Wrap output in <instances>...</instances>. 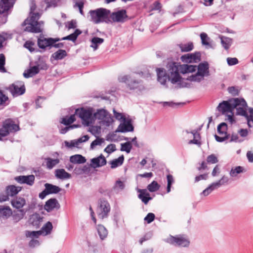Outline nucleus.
Wrapping results in <instances>:
<instances>
[{
  "label": "nucleus",
  "instance_id": "f257e3e1",
  "mask_svg": "<svg viewBox=\"0 0 253 253\" xmlns=\"http://www.w3.org/2000/svg\"><path fill=\"white\" fill-rule=\"evenodd\" d=\"M169 79L171 84H176L178 88L188 87L190 84L187 81L200 83L205 77L210 75L207 62L201 63L198 66L172 62L169 65Z\"/></svg>",
  "mask_w": 253,
  "mask_h": 253
},
{
  "label": "nucleus",
  "instance_id": "f03ea898",
  "mask_svg": "<svg viewBox=\"0 0 253 253\" xmlns=\"http://www.w3.org/2000/svg\"><path fill=\"white\" fill-rule=\"evenodd\" d=\"M36 8V3L32 1L30 5V17L26 19L22 24V26L25 27L24 30L25 31L35 33L42 31L41 24L38 21L41 15L38 12H34Z\"/></svg>",
  "mask_w": 253,
  "mask_h": 253
},
{
  "label": "nucleus",
  "instance_id": "7ed1b4c3",
  "mask_svg": "<svg viewBox=\"0 0 253 253\" xmlns=\"http://www.w3.org/2000/svg\"><path fill=\"white\" fill-rule=\"evenodd\" d=\"M110 10L104 8H99L89 11L90 20L95 24L103 22L110 23Z\"/></svg>",
  "mask_w": 253,
  "mask_h": 253
},
{
  "label": "nucleus",
  "instance_id": "20e7f679",
  "mask_svg": "<svg viewBox=\"0 0 253 253\" xmlns=\"http://www.w3.org/2000/svg\"><path fill=\"white\" fill-rule=\"evenodd\" d=\"M118 80L120 82L126 83L127 87L130 90L138 89L141 91L144 89L141 81L135 80L133 76L124 75L120 76Z\"/></svg>",
  "mask_w": 253,
  "mask_h": 253
},
{
  "label": "nucleus",
  "instance_id": "39448f33",
  "mask_svg": "<svg viewBox=\"0 0 253 253\" xmlns=\"http://www.w3.org/2000/svg\"><path fill=\"white\" fill-rule=\"evenodd\" d=\"M19 126L11 119H6L2 123V127L0 128V136L4 137L10 133H14L19 130Z\"/></svg>",
  "mask_w": 253,
  "mask_h": 253
},
{
  "label": "nucleus",
  "instance_id": "423d86ee",
  "mask_svg": "<svg viewBox=\"0 0 253 253\" xmlns=\"http://www.w3.org/2000/svg\"><path fill=\"white\" fill-rule=\"evenodd\" d=\"M75 114L82 119L83 124L86 126H89L92 122V113L89 109L83 108L77 109L75 111Z\"/></svg>",
  "mask_w": 253,
  "mask_h": 253
},
{
  "label": "nucleus",
  "instance_id": "0eeeda50",
  "mask_svg": "<svg viewBox=\"0 0 253 253\" xmlns=\"http://www.w3.org/2000/svg\"><path fill=\"white\" fill-rule=\"evenodd\" d=\"M95 119L101 120L103 125L107 126H109L113 122V118L111 114L105 109H99L94 114Z\"/></svg>",
  "mask_w": 253,
  "mask_h": 253
},
{
  "label": "nucleus",
  "instance_id": "6e6552de",
  "mask_svg": "<svg viewBox=\"0 0 253 253\" xmlns=\"http://www.w3.org/2000/svg\"><path fill=\"white\" fill-rule=\"evenodd\" d=\"M109 19L110 23H124L128 19L126 10L122 9L113 12L110 11Z\"/></svg>",
  "mask_w": 253,
  "mask_h": 253
},
{
  "label": "nucleus",
  "instance_id": "1a4fd4ad",
  "mask_svg": "<svg viewBox=\"0 0 253 253\" xmlns=\"http://www.w3.org/2000/svg\"><path fill=\"white\" fill-rule=\"evenodd\" d=\"M110 209V204L107 201L100 200L96 210L98 217L101 219L107 217Z\"/></svg>",
  "mask_w": 253,
  "mask_h": 253
},
{
  "label": "nucleus",
  "instance_id": "9d476101",
  "mask_svg": "<svg viewBox=\"0 0 253 253\" xmlns=\"http://www.w3.org/2000/svg\"><path fill=\"white\" fill-rule=\"evenodd\" d=\"M52 223L48 221L42 226L41 230L37 231H27L25 235L27 237L38 238L39 236L42 234L45 235L50 234L52 229Z\"/></svg>",
  "mask_w": 253,
  "mask_h": 253
},
{
  "label": "nucleus",
  "instance_id": "9b49d317",
  "mask_svg": "<svg viewBox=\"0 0 253 253\" xmlns=\"http://www.w3.org/2000/svg\"><path fill=\"white\" fill-rule=\"evenodd\" d=\"M166 242L174 245L183 247H188L190 244V241L187 238L182 236H170L165 240Z\"/></svg>",
  "mask_w": 253,
  "mask_h": 253
},
{
  "label": "nucleus",
  "instance_id": "f8f14e48",
  "mask_svg": "<svg viewBox=\"0 0 253 253\" xmlns=\"http://www.w3.org/2000/svg\"><path fill=\"white\" fill-rule=\"evenodd\" d=\"M13 97H16L23 94L25 92V87L22 82H16L8 87Z\"/></svg>",
  "mask_w": 253,
  "mask_h": 253
},
{
  "label": "nucleus",
  "instance_id": "ddd939ff",
  "mask_svg": "<svg viewBox=\"0 0 253 253\" xmlns=\"http://www.w3.org/2000/svg\"><path fill=\"white\" fill-rule=\"evenodd\" d=\"M233 99H230L228 101H223L217 106L216 110L222 114L229 113H232L233 111Z\"/></svg>",
  "mask_w": 253,
  "mask_h": 253
},
{
  "label": "nucleus",
  "instance_id": "4468645a",
  "mask_svg": "<svg viewBox=\"0 0 253 253\" xmlns=\"http://www.w3.org/2000/svg\"><path fill=\"white\" fill-rule=\"evenodd\" d=\"M60 41V38H45L40 37L38 40V45L40 48L45 49L47 47L52 46V45Z\"/></svg>",
  "mask_w": 253,
  "mask_h": 253
},
{
  "label": "nucleus",
  "instance_id": "2eb2a0df",
  "mask_svg": "<svg viewBox=\"0 0 253 253\" xmlns=\"http://www.w3.org/2000/svg\"><path fill=\"white\" fill-rule=\"evenodd\" d=\"M183 133H185V137L187 138L193 137V139L190 140L188 141V144H196L199 146H201V136L200 133L197 131V130H194L190 132L186 130L183 131Z\"/></svg>",
  "mask_w": 253,
  "mask_h": 253
},
{
  "label": "nucleus",
  "instance_id": "dca6fc26",
  "mask_svg": "<svg viewBox=\"0 0 253 253\" xmlns=\"http://www.w3.org/2000/svg\"><path fill=\"white\" fill-rule=\"evenodd\" d=\"M171 63H169L168 65V75L167 76L166 71L163 68H157L156 72L157 74L158 81L162 84H165L167 82V80L168 79L170 82L171 81L169 79V65Z\"/></svg>",
  "mask_w": 253,
  "mask_h": 253
},
{
  "label": "nucleus",
  "instance_id": "f3484780",
  "mask_svg": "<svg viewBox=\"0 0 253 253\" xmlns=\"http://www.w3.org/2000/svg\"><path fill=\"white\" fill-rule=\"evenodd\" d=\"M60 205L55 198H51L47 200L44 206V209L47 212H50L54 210H58Z\"/></svg>",
  "mask_w": 253,
  "mask_h": 253
},
{
  "label": "nucleus",
  "instance_id": "a211bd4d",
  "mask_svg": "<svg viewBox=\"0 0 253 253\" xmlns=\"http://www.w3.org/2000/svg\"><path fill=\"white\" fill-rule=\"evenodd\" d=\"M35 179L34 175H20L15 177V180L19 183L26 184L30 186L34 184Z\"/></svg>",
  "mask_w": 253,
  "mask_h": 253
},
{
  "label": "nucleus",
  "instance_id": "6ab92c4d",
  "mask_svg": "<svg viewBox=\"0 0 253 253\" xmlns=\"http://www.w3.org/2000/svg\"><path fill=\"white\" fill-rule=\"evenodd\" d=\"M123 122L124 123L121 124L118 126L116 132H126L133 131L134 127L130 120H126V119Z\"/></svg>",
  "mask_w": 253,
  "mask_h": 253
},
{
  "label": "nucleus",
  "instance_id": "aec40b11",
  "mask_svg": "<svg viewBox=\"0 0 253 253\" xmlns=\"http://www.w3.org/2000/svg\"><path fill=\"white\" fill-rule=\"evenodd\" d=\"M16 0H1L0 1V14L7 11L13 7Z\"/></svg>",
  "mask_w": 253,
  "mask_h": 253
},
{
  "label": "nucleus",
  "instance_id": "412c9836",
  "mask_svg": "<svg viewBox=\"0 0 253 253\" xmlns=\"http://www.w3.org/2000/svg\"><path fill=\"white\" fill-rule=\"evenodd\" d=\"M201 54L199 52L187 54L181 56V59L185 62H197L200 60Z\"/></svg>",
  "mask_w": 253,
  "mask_h": 253
},
{
  "label": "nucleus",
  "instance_id": "4be33fe9",
  "mask_svg": "<svg viewBox=\"0 0 253 253\" xmlns=\"http://www.w3.org/2000/svg\"><path fill=\"white\" fill-rule=\"evenodd\" d=\"M106 164V159L102 154L100 156L91 160V167L94 168H99Z\"/></svg>",
  "mask_w": 253,
  "mask_h": 253
},
{
  "label": "nucleus",
  "instance_id": "5701e85b",
  "mask_svg": "<svg viewBox=\"0 0 253 253\" xmlns=\"http://www.w3.org/2000/svg\"><path fill=\"white\" fill-rule=\"evenodd\" d=\"M11 204L13 208L20 210L26 205V200L24 198L17 197L11 200Z\"/></svg>",
  "mask_w": 253,
  "mask_h": 253
},
{
  "label": "nucleus",
  "instance_id": "b1692460",
  "mask_svg": "<svg viewBox=\"0 0 253 253\" xmlns=\"http://www.w3.org/2000/svg\"><path fill=\"white\" fill-rule=\"evenodd\" d=\"M137 192L139 193L138 197L144 204L147 205L149 201L152 199V198L150 197V194L147 192L146 189H138Z\"/></svg>",
  "mask_w": 253,
  "mask_h": 253
},
{
  "label": "nucleus",
  "instance_id": "393cba45",
  "mask_svg": "<svg viewBox=\"0 0 253 253\" xmlns=\"http://www.w3.org/2000/svg\"><path fill=\"white\" fill-rule=\"evenodd\" d=\"M12 214V211L9 206H0V218L7 219Z\"/></svg>",
  "mask_w": 253,
  "mask_h": 253
},
{
  "label": "nucleus",
  "instance_id": "a878e982",
  "mask_svg": "<svg viewBox=\"0 0 253 253\" xmlns=\"http://www.w3.org/2000/svg\"><path fill=\"white\" fill-rule=\"evenodd\" d=\"M42 220V217L41 216L40 214L37 213L32 214L29 218L30 223L36 228H39L40 227L41 222Z\"/></svg>",
  "mask_w": 253,
  "mask_h": 253
},
{
  "label": "nucleus",
  "instance_id": "bb28decb",
  "mask_svg": "<svg viewBox=\"0 0 253 253\" xmlns=\"http://www.w3.org/2000/svg\"><path fill=\"white\" fill-rule=\"evenodd\" d=\"M96 229L100 240L102 241L105 240L107 238L108 234L107 229L101 224L97 225Z\"/></svg>",
  "mask_w": 253,
  "mask_h": 253
},
{
  "label": "nucleus",
  "instance_id": "cd10ccee",
  "mask_svg": "<svg viewBox=\"0 0 253 253\" xmlns=\"http://www.w3.org/2000/svg\"><path fill=\"white\" fill-rule=\"evenodd\" d=\"M21 190V187L14 185H9L6 187V194L9 196L13 197Z\"/></svg>",
  "mask_w": 253,
  "mask_h": 253
},
{
  "label": "nucleus",
  "instance_id": "c85d7f7f",
  "mask_svg": "<svg viewBox=\"0 0 253 253\" xmlns=\"http://www.w3.org/2000/svg\"><path fill=\"white\" fill-rule=\"evenodd\" d=\"M55 176L60 179H67L71 178V175L67 172L64 169H57L55 171Z\"/></svg>",
  "mask_w": 253,
  "mask_h": 253
},
{
  "label": "nucleus",
  "instance_id": "c756f323",
  "mask_svg": "<svg viewBox=\"0 0 253 253\" xmlns=\"http://www.w3.org/2000/svg\"><path fill=\"white\" fill-rule=\"evenodd\" d=\"M70 161L73 164H81L84 163L86 162V159L82 155L76 154L70 157Z\"/></svg>",
  "mask_w": 253,
  "mask_h": 253
},
{
  "label": "nucleus",
  "instance_id": "7c9ffc66",
  "mask_svg": "<svg viewBox=\"0 0 253 253\" xmlns=\"http://www.w3.org/2000/svg\"><path fill=\"white\" fill-rule=\"evenodd\" d=\"M27 211V210L21 209L17 211H14L12 215L14 221L17 222L23 219Z\"/></svg>",
  "mask_w": 253,
  "mask_h": 253
},
{
  "label": "nucleus",
  "instance_id": "2f4dec72",
  "mask_svg": "<svg viewBox=\"0 0 253 253\" xmlns=\"http://www.w3.org/2000/svg\"><path fill=\"white\" fill-rule=\"evenodd\" d=\"M39 73L38 67L34 66L31 67L30 69L25 71L23 73V76L26 78L32 77Z\"/></svg>",
  "mask_w": 253,
  "mask_h": 253
},
{
  "label": "nucleus",
  "instance_id": "473e14b6",
  "mask_svg": "<svg viewBox=\"0 0 253 253\" xmlns=\"http://www.w3.org/2000/svg\"><path fill=\"white\" fill-rule=\"evenodd\" d=\"M219 38L220 39L222 46L225 49H228L232 43V39L222 36H219Z\"/></svg>",
  "mask_w": 253,
  "mask_h": 253
},
{
  "label": "nucleus",
  "instance_id": "72a5a7b5",
  "mask_svg": "<svg viewBox=\"0 0 253 253\" xmlns=\"http://www.w3.org/2000/svg\"><path fill=\"white\" fill-rule=\"evenodd\" d=\"M44 187L49 194H57L61 191L60 188L58 186L49 183H45Z\"/></svg>",
  "mask_w": 253,
  "mask_h": 253
},
{
  "label": "nucleus",
  "instance_id": "f704fd0d",
  "mask_svg": "<svg viewBox=\"0 0 253 253\" xmlns=\"http://www.w3.org/2000/svg\"><path fill=\"white\" fill-rule=\"evenodd\" d=\"M45 160L46 161V168L49 169H52L60 162V160L58 159H52L50 158H46L45 159Z\"/></svg>",
  "mask_w": 253,
  "mask_h": 253
},
{
  "label": "nucleus",
  "instance_id": "c9c22d12",
  "mask_svg": "<svg viewBox=\"0 0 253 253\" xmlns=\"http://www.w3.org/2000/svg\"><path fill=\"white\" fill-rule=\"evenodd\" d=\"M104 39L98 37H93L91 40L90 47L93 48L94 50H96L98 46L104 42Z\"/></svg>",
  "mask_w": 253,
  "mask_h": 253
},
{
  "label": "nucleus",
  "instance_id": "e433bc0d",
  "mask_svg": "<svg viewBox=\"0 0 253 253\" xmlns=\"http://www.w3.org/2000/svg\"><path fill=\"white\" fill-rule=\"evenodd\" d=\"M124 157L123 155L120 156L118 158L114 159L110 162L111 169H115L121 166L124 162Z\"/></svg>",
  "mask_w": 253,
  "mask_h": 253
},
{
  "label": "nucleus",
  "instance_id": "4c0bfd02",
  "mask_svg": "<svg viewBox=\"0 0 253 253\" xmlns=\"http://www.w3.org/2000/svg\"><path fill=\"white\" fill-rule=\"evenodd\" d=\"M67 55V53L66 50L59 49L58 51L52 54V57H53L55 60H58L63 59Z\"/></svg>",
  "mask_w": 253,
  "mask_h": 253
},
{
  "label": "nucleus",
  "instance_id": "58836bf2",
  "mask_svg": "<svg viewBox=\"0 0 253 253\" xmlns=\"http://www.w3.org/2000/svg\"><path fill=\"white\" fill-rule=\"evenodd\" d=\"M81 33H82L81 31L80 30L76 29L73 33H72L66 37H64L60 39V41H61V40H70L72 42H75L76 40V39H77L78 36L79 35H80L81 34Z\"/></svg>",
  "mask_w": 253,
  "mask_h": 253
},
{
  "label": "nucleus",
  "instance_id": "ea45409f",
  "mask_svg": "<svg viewBox=\"0 0 253 253\" xmlns=\"http://www.w3.org/2000/svg\"><path fill=\"white\" fill-rule=\"evenodd\" d=\"M75 115L76 114H74L71 115L70 117L67 116L65 118H63L60 123L66 126L69 125L76 121Z\"/></svg>",
  "mask_w": 253,
  "mask_h": 253
},
{
  "label": "nucleus",
  "instance_id": "a19ab883",
  "mask_svg": "<svg viewBox=\"0 0 253 253\" xmlns=\"http://www.w3.org/2000/svg\"><path fill=\"white\" fill-rule=\"evenodd\" d=\"M217 129L220 135H228L227 133V125L225 123L220 124L218 126Z\"/></svg>",
  "mask_w": 253,
  "mask_h": 253
},
{
  "label": "nucleus",
  "instance_id": "79ce46f5",
  "mask_svg": "<svg viewBox=\"0 0 253 253\" xmlns=\"http://www.w3.org/2000/svg\"><path fill=\"white\" fill-rule=\"evenodd\" d=\"M182 52H188L193 49L194 46L192 42H188L185 44H180L179 45Z\"/></svg>",
  "mask_w": 253,
  "mask_h": 253
},
{
  "label": "nucleus",
  "instance_id": "37998d69",
  "mask_svg": "<svg viewBox=\"0 0 253 253\" xmlns=\"http://www.w3.org/2000/svg\"><path fill=\"white\" fill-rule=\"evenodd\" d=\"M121 151H125L127 153H129L132 149V144L130 141H127L121 144Z\"/></svg>",
  "mask_w": 253,
  "mask_h": 253
},
{
  "label": "nucleus",
  "instance_id": "c03bdc74",
  "mask_svg": "<svg viewBox=\"0 0 253 253\" xmlns=\"http://www.w3.org/2000/svg\"><path fill=\"white\" fill-rule=\"evenodd\" d=\"M244 168L241 166H238L232 168L230 171V175L232 177H235L238 174L243 172Z\"/></svg>",
  "mask_w": 253,
  "mask_h": 253
},
{
  "label": "nucleus",
  "instance_id": "a18cd8bd",
  "mask_svg": "<svg viewBox=\"0 0 253 253\" xmlns=\"http://www.w3.org/2000/svg\"><path fill=\"white\" fill-rule=\"evenodd\" d=\"M160 187V185L157 181H153L147 186V189L151 192H154L158 190Z\"/></svg>",
  "mask_w": 253,
  "mask_h": 253
},
{
  "label": "nucleus",
  "instance_id": "49530a36",
  "mask_svg": "<svg viewBox=\"0 0 253 253\" xmlns=\"http://www.w3.org/2000/svg\"><path fill=\"white\" fill-rule=\"evenodd\" d=\"M218 188L215 186L214 183H212L206 189H205L201 193L204 196L209 195L213 190L217 189Z\"/></svg>",
  "mask_w": 253,
  "mask_h": 253
},
{
  "label": "nucleus",
  "instance_id": "de8ad7c7",
  "mask_svg": "<svg viewBox=\"0 0 253 253\" xmlns=\"http://www.w3.org/2000/svg\"><path fill=\"white\" fill-rule=\"evenodd\" d=\"M11 35L5 33V32H2L0 34V49L2 47V43L3 42L9 39H11Z\"/></svg>",
  "mask_w": 253,
  "mask_h": 253
},
{
  "label": "nucleus",
  "instance_id": "09e8293b",
  "mask_svg": "<svg viewBox=\"0 0 253 253\" xmlns=\"http://www.w3.org/2000/svg\"><path fill=\"white\" fill-rule=\"evenodd\" d=\"M125 188L124 182L121 180H117L113 187V189L116 192H119L123 190Z\"/></svg>",
  "mask_w": 253,
  "mask_h": 253
},
{
  "label": "nucleus",
  "instance_id": "8fccbe9b",
  "mask_svg": "<svg viewBox=\"0 0 253 253\" xmlns=\"http://www.w3.org/2000/svg\"><path fill=\"white\" fill-rule=\"evenodd\" d=\"M24 46L31 52L37 51V49L35 48V43L32 41H28L26 42Z\"/></svg>",
  "mask_w": 253,
  "mask_h": 253
},
{
  "label": "nucleus",
  "instance_id": "3c124183",
  "mask_svg": "<svg viewBox=\"0 0 253 253\" xmlns=\"http://www.w3.org/2000/svg\"><path fill=\"white\" fill-rule=\"evenodd\" d=\"M167 179L168 182L167 192V193H169L171 190V185L174 183V180L173 176L171 174L167 175Z\"/></svg>",
  "mask_w": 253,
  "mask_h": 253
},
{
  "label": "nucleus",
  "instance_id": "603ef678",
  "mask_svg": "<svg viewBox=\"0 0 253 253\" xmlns=\"http://www.w3.org/2000/svg\"><path fill=\"white\" fill-rule=\"evenodd\" d=\"M5 64V58L3 54H0V71L2 73H5L6 72L5 68H4V65Z\"/></svg>",
  "mask_w": 253,
  "mask_h": 253
},
{
  "label": "nucleus",
  "instance_id": "864d4df0",
  "mask_svg": "<svg viewBox=\"0 0 253 253\" xmlns=\"http://www.w3.org/2000/svg\"><path fill=\"white\" fill-rule=\"evenodd\" d=\"M238 133H234L233 132L231 135H230V142H238L241 143L243 141L244 139L240 138L239 136H238Z\"/></svg>",
  "mask_w": 253,
  "mask_h": 253
},
{
  "label": "nucleus",
  "instance_id": "5fc2aeb1",
  "mask_svg": "<svg viewBox=\"0 0 253 253\" xmlns=\"http://www.w3.org/2000/svg\"><path fill=\"white\" fill-rule=\"evenodd\" d=\"M229 180L227 176H223L222 178L218 181L213 182L214 185L216 186L217 188H219L221 185H224L225 183L228 182Z\"/></svg>",
  "mask_w": 253,
  "mask_h": 253
},
{
  "label": "nucleus",
  "instance_id": "6e6d98bb",
  "mask_svg": "<svg viewBox=\"0 0 253 253\" xmlns=\"http://www.w3.org/2000/svg\"><path fill=\"white\" fill-rule=\"evenodd\" d=\"M103 142L104 139L103 138H97L92 142L90 144V148L93 149L95 146L97 145H100Z\"/></svg>",
  "mask_w": 253,
  "mask_h": 253
},
{
  "label": "nucleus",
  "instance_id": "4d7b16f0",
  "mask_svg": "<svg viewBox=\"0 0 253 253\" xmlns=\"http://www.w3.org/2000/svg\"><path fill=\"white\" fill-rule=\"evenodd\" d=\"M207 162L210 164H215L218 162L217 158L214 154H211L207 158Z\"/></svg>",
  "mask_w": 253,
  "mask_h": 253
},
{
  "label": "nucleus",
  "instance_id": "13d9d810",
  "mask_svg": "<svg viewBox=\"0 0 253 253\" xmlns=\"http://www.w3.org/2000/svg\"><path fill=\"white\" fill-rule=\"evenodd\" d=\"M116 150V145L114 144H110L108 145L104 149V151L108 154L115 151Z\"/></svg>",
  "mask_w": 253,
  "mask_h": 253
},
{
  "label": "nucleus",
  "instance_id": "bf43d9fd",
  "mask_svg": "<svg viewBox=\"0 0 253 253\" xmlns=\"http://www.w3.org/2000/svg\"><path fill=\"white\" fill-rule=\"evenodd\" d=\"M200 37L202 41V43L204 45H209V43L208 41L209 38L208 37V35L205 33H202L200 34Z\"/></svg>",
  "mask_w": 253,
  "mask_h": 253
},
{
  "label": "nucleus",
  "instance_id": "052dcab7",
  "mask_svg": "<svg viewBox=\"0 0 253 253\" xmlns=\"http://www.w3.org/2000/svg\"><path fill=\"white\" fill-rule=\"evenodd\" d=\"M113 111L114 117L117 120L121 121H124L126 120V118L122 113L117 112L115 109H113Z\"/></svg>",
  "mask_w": 253,
  "mask_h": 253
},
{
  "label": "nucleus",
  "instance_id": "680f3d73",
  "mask_svg": "<svg viewBox=\"0 0 253 253\" xmlns=\"http://www.w3.org/2000/svg\"><path fill=\"white\" fill-rule=\"evenodd\" d=\"M155 217V214L153 213L150 212L148 213L144 218V220L146 221L147 223H150L154 220Z\"/></svg>",
  "mask_w": 253,
  "mask_h": 253
},
{
  "label": "nucleus",
  "instance_id": "e2e57ef3",
  "mask_svg": "<svg viewBox=\"0 0 253 253\" xmlns=\"http://www.w3.org/2000/svg\"><path fill=\"white\" fill-rule=\"evenodd\" d=\"M228 91L229 93L233 96L239 95V91L238 89L235 86H231L228 88Z\"/></svg>",
  "mask_w": 253,
  "mask_h": 253
},
{
  "label": "nucleus",
  "instance_id": "0e129e2a",
  "mask_svg": "<svg viewBox=\"0 0 253 253\" xmlns=\"http://www.w3.org/2000/svg\"><path fill=\"white\" fill-rule=\"evenodd\" d=\"M227 62L229 66H233L236 65L238 63L239 61L237 58L228 57L227 58Z\"/></svg>",
  "mask_w": 253,
  "mask_h": 253
},
{
  "label": "nucleus",
  "instance_id": "69168bd1",
  "mask_svg": "<svg viewBox=\"0 0 253 253\" xmlns=\"http://www.w3.org/2000/svg\"><path fill=\"white\" fill-rule=\"evenodd\" d=\"M84 5V2L82 1H81L77 2L74 5V7L75 8L76 7H78L79 8L80 13L82 15H84V13L83 11Z\"/></svg>",
  "mask_w": 253,
  "mask_h": 253
},
{
  "label": "nucleus",
  "instance_id": "338daca9",
  "mask_svg": "<svg viewBox=\"0 0 253 253\" xmlns=\"http://www.w3.org/2000/svg\"><path fill=\"white\" fill-rule=\"evenodd\" d=\"M237 132L243 138L247 137L249 134V131L246 128H241L238 130Z\"/></svg>",
  "mask_w": 253,
  "mask_h": 253
},
{
  "label": "nucleus",
  "instance_id": "774afa93",
  "mask_svg": "<svg viewBox=\"0 0 253 253\" xmlns=\"http://www.w3.org/2000/svg\"><path fill=\"white\" fill-rule=\"evenodd\" d=\"M152 234L151 232L146 233L142 238L139 240V243L142 245V243L147 240H148L151 238Z\"/></svg>",
  "mask_w": 253,
  "mask_h": 253
}]
</instances>
